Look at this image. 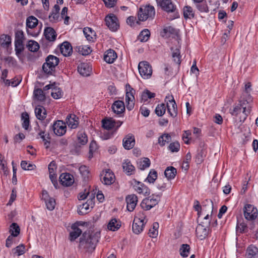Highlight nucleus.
<instances>
[{
  "instance_id": "680f3d73",
  "label": "nucleus",
  "mask_w": 258,
  "mask_h": 258,
  "mask_svg": "<svg viewBox=\"0 0 258 258\" xmlns=\"http://www.w3.org/2000/svg\"><path fill=\"white\" fill-rule=\"evenodd\" d=\"M155 96V94L152 92H151L149 90H146L142 93V99L144 101H147L148 99H151Z\"/></svg>"
},
{
  "instance_id": "423d86ee",
  "label": "nucleus",
  "mask_w": 258,
  "mask_h": 258,
  "mask_svg": "<svg viewBox=\"0 0 258 258\" xmlns=\"http://www.w3.org/2000/svg\"><path fill=\"white\" fill-rule=\"evenodd\" d=\"M126 94L125 102L126 108L128 110H132L135 106L134 94L135 90L128 84L125 86Z\"/></svg>"
},
{
  "instance_id": "cd10ccee",
  "label": "nucleus",
  "mask_w": 258,
  "mask_h": 258,
  "mask_svg": "<svg viewBox=\"0 0 258 258\" xmlns=\"http://www.w3.org/2000/svg\"><path fill=\"white\" fill-rule=\"evenodd\" d=\"M35 113L37 119L42 120L46 118V111L43 106L38 105L35 109Z\"/></svg>"
},
{
  "instance_id": "473e14b6",
  "label": "nucleus",
  "mask_w": 258,
  "mask_h": 258,
  "mask_svg": "<svg viewBox=\"0 0 258 258\" xmlns=\"http://www.w3.org/2000/svg\"><path fill=\"white\" fill-rule=\"evenodd\" d=\"M171 50L172 51V57L173 61L179 65L181 61V56L180 55L179 48H176L174 49V48L171 47Z\"/></svg>"
},
{
  "instance_id": "c756f323",
  "label": "nucleus",
  "mask_w": 258,
  "mask_h": 258,
  "mask_svg": "<svg viewBox=\"0 0 258 258\" xmlns=\"http://www.w3.org/2000/svg\"><path fill=\"white\" fill-rule=\"evenodd\" d=\"M83 33L87 40L93 41L96 39V33L91 28L85 27L84 28Z\"/></svg>"
},
{
  "instance_id": "7c9ffc66",
  "label": "nucleus",
  "mask_w": 258,
  "mask_h": 258,
  "mask_svg": "<svg viewBox=\"0 0 258 258\" xmlns=\"http://www.w3.org/2000/svg\"><path fill=\"white\" fill-rule=\"evenodd\" d=\"M246 258H257L258 257V249L253 246L250 245L246 250Z\"/></svg>"
},
{
  "instance_id": "393cba45",
  "label": "nucleus",
  "mask_w": 258,
  "mask_h": 258,
  "mask_svg": "<svg viewBox=\"0 0 258 258\" xmlns=\"http://www.w3.org/2000/svg\"><path fill=\"white\" fill-rule=\"evenodd\" d=\"M91 68L87 63H82L78 67V71L83 76H88L91 72Z\"/></svg>"
},
{
  "instance_id": "58836bf2",
  "label": "nucleus",
  "mask_w": 258,
  "mask_h": 258,
  "mask_svg": "<svg viewBox=\"0 0 258 258\" xmlns=\"http://www.w3.org/2000/svg\"><path fill=\"white\" fill-rule=\"evenodd\" d=\"M150 32L147 29L142 30L138 36V40L141 42H146L149 39Z\"/></svg>"
},
{
  "instance_id": "774afa93",
  "label": "nucleus",
  "mask_w": 258,
  "mask_h": 258,
  "mask_svg": "<svg viewBox=\"0 0 258 258\" xmlns=\"http://www.w3.org/2000/svg\"><path fill=\"white\" fill-rule=\"evenodd\" d=\"M247 225L243 222L240 223H237L236 226V231L239 233H243L247 229Z\"/></svg>"
},
{
  "instance_id": "a878e982",
  "label": "nucleus",
  "mask_w": 258,
  "mask_h": 258,
  "mask_svg": "<svg viewBox=\"0 0 258 258\" xmlns=\"http://www.w3.org/2000/svg\"><path fill=\"white\" fill-rule=\"evenodd\" d=\"M75 114H69L66 118V122L71 128H76L79 124Z\"/></svg>"
},
{
  "instance_id": "a211bd4d",
  "label": "nucleus",
  "mask_w": 258,
  "mask_h": 258,
  "mask_svg": "<svg viewBox=\"0 0 258 258\" xmlns=\"http://www.w3.org/2000/svg\"><path fill=\"white\" fill-rule=\"evenodd\" d=\"M60 183L66 186L71 185L74 182L73 176L68 173H63L59 176Z\"/></svg>"
},
{
  "instance_id": "a18cd8bd",
  "label": "nucleus",
  "mask_w": 258,
  "mask_h": 258,
  "mask_svg": "<svg viewBox=\"0 0 258 258\" xmlns=\"http://www.w3.org/2000/svg\"><path fill=\"white\" fill-rule=\"evenodd\" d=\"M157 178V173L156 171L152 169L148 174L147 177L145 179V181H147L150 183H153Z\"/></svg>"
},
{
  "instance_id": "a19ab883",
  "label": "nucleus",
  "mask_w": 258,
  "mask_h": 258,
  "mask_svg": "<svg viewBox=\"0 0 258 258\" xmlns=\"http://www.w3.org/2000/svg\"><path fill=\"white\" fill-rule=\"evenodd\" d=\"M77 50L80 54L83 55H88L92 51L91 47L88 45H81L77 46Z\"/></svg>"
},
{
  "instance_id": "6e6552de",
  "label": "nucleus",
  "mask_w": 258,
  "mask_h": 258,
  "mask_svg": "<svg viewBox=\"0 0 258 258\" xmlns=\"http://www.w3.org/2000/svg\"><path fill=\"white\" fill-rule=\"evenodd\" d=\"M138 69L141 77L144 79H148L152 74V67L147 61L140 62L138 65Z\"/></svg>"
},
{
  "instance_id": "864d4df0",
  "label": "nucleus",
  "mask_w": 258,
  "mask_h": 258,
  "mask_svg": "<svg viewBox=\"0 0 258 258\" xmlns=\"http://www.w3.org/2000/svg\"><path fill=\"white\" fill-rule=\"evenodd\" d=\"M51 96L55 99L60 98L62 96V92L60 88L54 87L52 88L51 92Z\"/></svg>"
},
{
  "instance_id": "5701e85b",
  "label": "nucleus",
  "mask_w": 258,
  "mask_h": 258,
  "mask_svg": "<svg viewBox=\"0 0 258 258\" xmlns=\"http://www.w3.org/2000/svg\"><path fill=\"white\" fill-rule=\"evenodd\" d=\"M60 50L63 55L67 56L71 54L73 49L71 44L67 41H65L60 45Z\"/></svg>"
},
{
  "instance_id": "9b49d317",
  "label": "nucleus",
  "mask_w": 258,
  "mask_h": 258,
  "mask_svg": "<svg viewBox=\"0 0 258 258\" xmlns=\"http://www.w3.org/2000/svg\"><path fill=\"white\" fill-rule=\"evenodd\" d=\"M205 225L203 224H199L196 228L197 236L201 240L204 239L208 235L209 229V226L210 222L206 221Z\"/></svg>"
},
{
  "instance_id": "4c0bfd02",
  "label": "nucleus",
  "mask_w": 258,
  "mask_h": 258,
  "mask_svg": "<svg viewBox=\"0 0 258 258\" xmlns=\"http://www.w3.org/2000/svg\"><path fill=\"white\" fill-rule=\"evenodd\" d=\"M183 16L185 19L193 18L195 16L193 9L190 6H185L183 8Z\"/></svg>"
},
{
  "instance_id": "4d7b16f0",
  "label": "nucleus",
  "mask_w": 258,
  "mask_h": 258,
  "mask_svg": "<svg viewBox=\"0 0 258 258\" xmlns=\"http://www.w3.org/2000/svg\"><path fill=\"white\" fill-rule=\"evenodd\" d=\"M196 8L201 13H208L209 10L207 3H197Z\"/></svg>"
},
{
  "instance_id": "2eb2a0df",
  "label": "nucleus",
  "mask_w": 258,
  "mask_h": 258,
  "mask_svg": "<svg viewBox=\"0 0 258 258\" xmlns=\"http://www.w3.org/2000/svg\"><path fill=\"white\" fill-rule=\"evenodd\" d=\"M52 127L54 133L58 136H61L66 133V124L61 120H57L55 122Z\"/></svg>"
},
{
  "instance_id": "39448f33",
  "label": "nucleus",
  "mask_w": 258,
  "mask_h": 258,
  "mask_svg": "<svg viewBox=\"0 0 258 258\" xmlns=\"http://www.w3.org/2000/svg\"><path fill=\"white\" fill-rule=\"evenodd\" d=\"M155 15V10L153 6L147 5L142 6L138 12V18L141 21H145L148 19H153Z\"/></svg>"
},
{
  "instance_id": "ea45409f",
  "label": "nucleus",
  "mask_w": 258,
  "mask_h": 258,
  "mask_svg": "<svg viewBox=\"0 0 258 258\" xmlns=\"http://www.w3.org/2000/svg\"><path fill=\"white\" fill-rule=\"evenodd\" d=\"M38 20L34 16H30L26 20L27 28L33 29L36 27L38 24Z\"/></svg>"
},
{
  "instance_id": "13d9d810",
  "label": "nucleus",
  "mask_w": 258,
  "mask_h": 258,
  "mask_svg": "<svg viewBox=\"0 0 258 258\" xmlns=\"http://www.w3.org/2000/svg\"><path fill=\"white\" fill-rule=\"evenodd\" d=\"M25 249V246L23 244H21L13 249L12 252L14 254L19 256L24 253Z\"/></svg>"
},
{
  "instance_id": "7ed1b4c3",
  "label": "nucleus",
  "mask_w": 258,
  "mask_h": 258,
  "mask_svg": "<svg viewBox=\"0 0 258 258\" xmlns=\"http://www.w3.org/2000/svg\"><path fill=\"white\" fill-rule=\"evenodd\" d=\"M156 2L164 11L168 13H173V16L168 18L169 20H172L178 17V14L176 12V7L171 0H156Z\"/></svg>"
},
{
  "instance_id": "aec40b11",
  "label": "nucleus",
  "mask_w": 258,
  "mask_h": 258,
  "mask_svg": "<svg viewBox=\"0 0 258 258\" xmlns=\"http://www.w3.org/2000/svg\"><path fill=\"white\" fill-rule=\"evenodd\" d=\"M135 144L134 136L132 134H128L123 139V147L126 150L132 149Z\"/></svg>"
},
{
  "instance_id": "0e129e2a",
  "label": "nucleus",
  "mask_w": 258,
  "mask_h": 258,
  "mask_svg": "<svg viewBox=\"0 0 258 258\" xmlns=\"http://www.w3.org/2000/svg\"><path fill=\"white\" fill-rule=\"evenodd\" d=\"M25 39L24 32L22 30H18L15 33V42H23Z\"/></svg>"
},
{
  "instance_id": "f257e3e1",
  "label": "nucleus",
  "mask_w": 258,
  "mask_h": 258,
  "mask_svg": "<svg viewBox=\"0 0 258 258\" xmlns=\"http://www.w3.org/2000/svg\"><path fill=\"white\" fill-rule=\"evenodd\" d=\"M100 232H84L80 239L79 248L84 252L91 253L100 238Z\"/></svg>"
},
{
  "instance_id": "f704fd0d",
  "label": "nucleus",
  "mask_w": 258,
  "mask_h": 258,
  "mask_svg": "<svg viewBox=\"0 0 258 258\" xmlns=\"http://www.w3.org/2000/svg\"><path fill=\"white\" fill-rule=\"evenodd\" d=\"M150 164V160L148 158H142L137 162L138 168L141 170H144L149 167Z\"/></svg>"
},
{
  "instance_id": "603ef678",
  "label": "nucleus",
  "mask_w": 258,
  "mask_h": 258,
  "mask_svg": "<svg viewBox=\"0 0 258 258\" xmlns=\"http://www.w3.org/2000/svg\"><path fill=\"white\" fill-rule=\"evenodd\" d=\"M9 231L12 235L16 237L20 233V228L17 223H13L10 226Z\"/></svg>"
},
{
  "instance_id": "9d476101",
  "label": "nucleus",
  "mask_w": 258,
  "mask_h": 258,
  "mask_svg": "<svg viewBox=\"0 0 258 258\" xmlns=\"http://www.w3.org/2000/svg\"><path fill=\"white\" fill-rule=\"evenodd\" d=\"M147 223V220L144 217H136L132 225V230L134 233L136 234H140L143 230L145 224Z\"/></svg>"
},
{
  "instance_id": "bf43d9fd",
  "label": "nucleus",
  "mask_w": 258,
  "mask_h": 258,
  "mask_svg": "<svg viewBox=\"0 0 258 258\" xmlns=\"http://www.w3.org/2000/svg\"><path fill=\"white\" fill-rule=\"evenodd\" d=\"M21 166L24 170H32L35 169L36 166L31 163H28L26 161H22Z\"/></svg>"
},
{
  "instance_id": "8fccbe9b",
  "label": "nucleus",
  "mask_w": 258,
  "mask_h": 258,
  "mask_svg": "<svg viewBox=\"0 0 258 258\" xmlns=\"http://www.w3.org/2000/svg\"><path fill=\"white\" fill-rule=\"evenodd\" d=\"M15 49L16 55L20 58V54L24 49V45L23 42H15Z\"/></svg>"
},
{
  "instance_id": "3c124183",
  "label": "nucleus",
  "mask_w": 258,
  "mask_h": 258,
  "mask_svg": "<svg viewBox=\"0 0 258 258\" xmlns=\"http://www.w3.org/2000/svg\"><path fill=\"white\" fill-rule=\"evenodd\" d=\"M166 108V107L165 106V105L164 103L158 104L156 107L155 110V113L158 116H162L165 113Z\"/></svg>"
},
{
  "instance_id": "49530a36",
  "label": "nucleus",
  "mask_w": 258,
  "mask_h": 258,
  "mask_svg": "<svg viewBox=\"0 0 258 258\" xmlns=\"http://www.w3.org/2000/svg\"><path fill=\"white\" fill-rule=\"evenodd\" d=\"M159 224L157 222L153 224L152 227L149 230V235L151 237H156L158 234Z\"/></svg>"
},
{
  "instance_id": "37998d69",
  "label": "nucleus",
  "mask_w": 258,
  "mask_h": 258,
  "mask_svg": "<svg viewBox=\"0 0 258 258\" xmlns=\"http://www.w3.org/2000/svg\"><path fill=\"white\" fill-rule=\"evenodd\" d=\"M171 140V136L168 134H164L159 137L158 143L161 146H164L166 143H168Z\"/></svg>"
},
{
  "instance_id": "69168bd1",
  "label": "nucleus",
  "mask_w": 258,
  "mask_h": 258,
  "mask_svg": "<svg viewBox=\"0 0 258 258\" xmlns=\"http://www.w3.org/2000/svg\"><path fill=\"white\" fill-rule=\"evenodd\" d=\"M191 155L190 153H187L185 156V159L182 163V167L185 168L186 170L189 167V163L191 161Z\"/></svg>"
},
{
  "instance_id": "dca6fc26",
  "label": "nucleus",
  "mask_w": 258,
  "mask_h": 258,
  "mask_svg": "<svg viewBox=\"0 0 258 258\" xmlns=\"http://www.w3.org/2000/svg\"><path fill=\"white\" fill-rule=\"evenodd\" d=\"M92 196L93 194L91 195L90 199L88 200L85 203L83 204L78 208V213L80 215H83L87 213L90 207L92 208H93L94 205L93 200L94 199L95 196Z\"/></svg>"
},
{
  "instance_id": "1a4fd4ad",
  "label": "nucleus",
  "mask_w": 258,
  "mask_h": 258,
  "mask_svg": "<svg viewBox=\"0 0 258 258\" xmlns=\"http://www.w3.org/2000/svg\"><path fill=\"white\" fill-rule=\"evenodd\" d=\"M100 180L105 185H111L114 182L115 176L110 169H106L100 174Z\"/></svg>"
},
{
  "instance_id": "f03ea898",
  "label": "nucleus",
  "mask_w": 258,
  "mask_h": 258,
  "mask_svg": "<svg viewBox=\"0 0 258 258\" xmlns=\"http://www.w3.org/2000/svg\"><path fill=\"white\" fill-rule=\"evenodd\" d=\"M245 101L240 99L239 103L230 109V113L232 116H237L239 115V121L244 122L251 112V107Z\"/></svg>"
},
{
  "instance_id": "de8ad7c7",
  "label": "nucleus",
  "mask_w": 258,
  "mask_h": 258,
  "mask_svg": "<svg viewBox=\"0 0 258 258\" xmlns=\"http://www.w3.org/2000/svg\"><path fill=\"white\" fill-rule=\"evenodd\" d=\"M26 46L28 50L32 52H36L39 48V44L34 40H29Z\"/></svg>"
},
{
  "instance_id": "b1692460",
  "label": "nucleus",
  "mask_w": 258,
  "mask_h": 258,
  "mask_svg": "<svg viewBox=\"0 0 258 258\" xmlns=\"http://www.w3.org/2000/svg\"><path fill=\"white\" fill-rule=\"evenodd\" d=\"M44 34L46 39L49 41H54L56 38V33L51 27H47L45 29Z\"/></svg>"
},
{
  "instance_id": "f8f14e48",
  "label": "nucleus",
  "mask_w": 258,
  "mask_h": 258,
  "mask_svg": "<svg viewBox=\"0 0 258 258\" xmlns=\"http://www.w3.org/2000/svg\"><path fill=\"white\" fill-rule=\"evenodd\" d=\"M257 215V209L253 205L247 204L244 209V216L248 220L256 218Z\"/></svg>"
},
{
  "instance_id": "5fc2aeb1",
  "label": "nucleus",
  "mask_w": 258,
  "mask_h": 258,
  "mask_svg": "<svg viewBox=\"0 0 258 258\" xmlns=\"http://www.w3.org/2000/svg\"><path fill=\"white\" fill-rule=\"evenodd\" d=\"M22 120H23L22 126L25 129L27 130L29 125V118L28 113L26 112L22 114Z\"/></svg>"
},
{
  "instance_id": "2f4dec72",
  "label": "nucleus",
  "mask_w": 258,
  "mask_h": 258,
  "mask_svg": "<svg viewBox=\"0 0 258 258\" xmlns=\"http://www.w3.org/2000/svg\"><path fill=\"white\" fill-rule=\"evenodd\" d=\"M122 167L124 171L125 172L127 175L132 174L135 170V167L131 164L130 161L128 160H126L123 162Z\"/></svg>"
},
{
  "instance_id": "c03bdc74",
  "label": "nucleus",
  "mask_w": 258,
  "mask_h": 258,
  "mask_svg": "<svg viewBox=\"0 0 258 258\" xmlns=\"http://www.w3.org/2000/svg\"><path fill=\"white\" fill-rule=\"evenodd\" d=\"M78 143L81 145H85L88 142L86 134L83 132H79L77 134Z\"/></svg>"
},
{
  "instance_id": "6e6d98bb",
  "label": "nucleus",
  "mask_w": 258,
  "mask_h": 258,
  "mask_svg": "<svg viewBox=\"0 0 258 258\" xmlns=\"http://www.w3.org/2000/svg\"><path fill=\"white\" fill-rule=\"evenodd\" d=\"M79 171L84 179L89 178V171L87 166L85 165L81 166L79 168Z\"/></svg>"
},
{
  "instance_id": "4468645a",
  "label": "nucleus",
  "mask_w": 258,
  "mask_h": 258,
  "mask_svg": "<svg viewBox=\"0 0 258 258\" xmlns=\"http://www.w3.org/2000/svg\"><path fill=\"white\" fill-rule=\"evenodd\" d=\"M168 99V102H167L166 107L167 108V111L170 115L171 117H174L177 115V109L176 102L173 98V97L171 95L170 97L167 96L166 99Z\"/></svg>"
},
{
  "instance_id": "412c9836",
  "label": "nucleus",
  "mask_w": 258,
  "mask_h": 258,
  "mask_svg": "<svg viewBox=\"0 0 258 258\" xmlns=\"http://www.w3.org/2000/svg\"><path fill=\"white\" fill-rule=\"evenodd\" d=\"M111 108L113 111L117 114H122L125 110L124 103L122 101H115L112 105Z\"/></svg>"
},
{
  "instance_id": "ddd939ff",
  "label": "nucleus",
  "mask_w": 258,
  "mask_h": 258,
  "mask_svg": "<svg viewBox=\"0 0 258 258\" xmlns=\"http://www.w3.org/2000/svg\"><path fill=\"white\" fill-rule=\"evenodd\" d=\"M106 25L112 31H116L118 27L117 18L113 14H110L105 18Z\"/></svg>"
},
{
  "instance_id": "4be33fe9",
  "label": "nucleus",
  "mask_w": 258,
  "mask_h": 258,
  "mask_svg": "<svg viewBox=\"0 0 258 258\" xmlns=\"http://www.w3.org/2000/svg\"><path fill=\"white\" fill-rule=\"evenodd\" d=\"M117 57L115 51L112 49L106 51L104 55V60L108 63H112Z\"/></svg>"
},
{
  "instance_id": "6ab92c4d",
  "label": "nucleus",
  "mask_w": 258,
  "mask_h": 258,
  "mask_svg": "<svg viewBox=\"0 0 258 258\" xmlns=\"http://www.w3.org/2000/svg\"><path fill=\"white\" fill-rule=\"evenodd\" d=\"M137 202L138 198L135 195H128L126 197L127 210L130 212L133 211L137 205Z\"/></svg>"
},
{
  "instance_id": "e433bc0d",
  "label": "nucleus",
  "mask_w": 258,
  "mask_h": 258,
  "mask_svg": "<svg viewBox=\"0 0 258 258\" xmlns=\"http://www.w3.org/2000/svg\"><path fill=\"white\" fill-rule=\"evenodd\" d=\"M102 123L103 127L108 130L114 128L115 125V121L111 118L103 119Z\"/></svg>"
},
{
  "instance_id": "20e7f679",
  "label": "nucleus",
  "mask_w": 258,
  "mask_h": 258,
  "mask_svg": "<svg viewBox=\"0 0 258 258\" xmlns=\"http://www.w3.org/2000/svg\"><path fill=\"white\" fill-rule=\"evenodd\" d=\"M59 62V60L57 57L49 55L46 58L45 62L42 66V70L45 73L51 74Z\"/></svg>"
},
{
  "instance_id": "e2e57ef3",
  "label": "nucleus",
  "mask_w": 258,
  "mask_h": 258,
  "mask_svg": "<svg viewBox=\"0 0 258 258\" xmlns=\"http://www.w3.org/2000/svg\"><path fill=\"white\" fill-rule=\"evenodd\" d=\"M180 149V144L178 142H174L170 144L168 149L171 152H177Z\"/></svg>"
},
{
  "instance_id": "052dcab7",
  "label": "nucleus",
  "mask_w": 258,
  "mask_h": 258,
  "mask_svg": "<svg viewBox=\"0 0 258 258\" xmlns=\"http://www.w3.org/2000/svg\"><path fill=\"white\" fill-rule=\"evenodd\" d=\"M46 208L49 211L53 210L55 206V201L53 198H49L48 200L45 201Z\"/></svg>"
},
{
  "instance_id": "f3484780",
  "label": "nucleus",
  "mask_w": 258,
  "mask_h": 258,
  "mask_svg": "<svg viewBox=\"0 0 258 258\" xmlns=\"http://www.w3.org/2000/svg\"><path fill=\"white\" fill-rule=\"evenodd\" d=\"M251 91V84L250 82H248L245 84L244 89L241 97V99L245 101L247 104H249L252 101V98L250 95Z\"/></svg>"
},
{
  "instance_id": "bb28decb",
  "label": "nucleus",
  "mask_w": 258,
  "mask_h": 258,
  "mask_svg": "<svg viewBox=\"0 0 258 258\" xmlns=\"http://www.w3.org/2000/svg\"><path fill=\"white\" fill-rule=\"evenodd\" d=\"M71 228L72 231L70 233V239L71 241H73L81 234L82 231L78 228L76 224H73Z\"/></svg>"
},
{
  "instance_id": "09e8293b",
  "label": "nucleus",
  "mask_w": 258,
  "mask_h": 258,
  "mask_svg": "<svg viewBox=\"0 0 258 258\" xmlns=\"http://www.w3.org/2000/svg\"><path fill=\"white\" fill-rule=\"evenodd\" d=\"M34 96L35 98L40 101H43L45 100V96L43 91L41 89H36L34 91Z\"/></svg>"
},
{
  "instance_id": "0eeeda50",
  "label": "nucleus",
  "mask_w": 258,
  "mask_h": 258,
  "mask_svg": "<svg viewBox=\"0 0 258 258\" xmlns=\"http://www.w3.org/2000/svg\"><path fill=\"white\" fill-rule=\"evenodd\" d=\"M160 197L158 195H152L144 199L141 203V206L145 210H149L158 204Z\"/></svg>"
},
{
  "instance_id": "c9c22d12",
  "label": "nucleus",
  "mask_w": 258,
  "mask_h": 258,
  "mask_svg": "<svg viewBox=\"0 0 258 258\" xmlns=\"http://www.w3.org/2000/svg\"><path fill=\"white\" fill-rule=\"evenodd\" d=\"M177 173L176 169L172 167H168L164 171V174L168 180L173 179Z\"/></svg>"
},
{
  "instance_id": "79ce46f5",
  "label": "nucleus",
  "mask_w": 258,
  "mask_h": 258,
  "mask_svg": "<svg viewBox=\"0 0 258 258\" xmlns=\"http://www.w3.org/2000/svg\"><path fill=\"white\" fill-rule=\"evenodd\" d=\"M190 247L187 244H182L179 249L180 254L181 256L186 257L189 254Z\"/></svg>"
},
{
  "instance_id": "338daca9",
  "label": "nucleus",
  "mask_w": 258,
  "mask_h": 258,
  "mask_svg": "<svg viewBox=\"0 0 258 258\" xmlns=\"http://www.w3.org/2000/svg\"><path fill=\"white\" fill-rule=\"evenodd\" d=\"M194 208L195 210L198 212L199 215L203 214L204 209L202 210L201 206L200 205V202L198 201H195Z\"/></svg>"
},
{
  "instance_id": "72a5a7b5",
  "label": "nucleus",
  "mask_w": 258,
  "mask_h": 258,
  "mask_svg": "<svg viewBox=\"0 0 258 258\" xmlns=\"http://www.w3.org/2000/svg\"><path fill=\"white\" fill-rule=\"evenodd\" d=\"M121 226L120 221L116 219H111L108 224L107 228L109 230L115 231L117 230Z\"/></svg>"
},
{
  "instance_id": "c85d7f7f",
  "label": "nucleus",
  "mask_w": 258,
  "mask_h": 258,
  "mask_svg": "<svg viewBox=\"0 0 258 258\" xmlns=\"http://www.w3.org/2000/svg\"><path fill=\"white\" fill-rule=\"evenodd\" d=\"M11 45V37L8 35H2L0 37V46L4 48H8Z\"/></svg>"
}]
</instances>
